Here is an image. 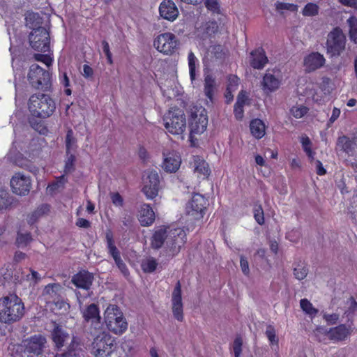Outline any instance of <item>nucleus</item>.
Instances as JSON below:
<instances>
[{
	"label": "nucleus",
	"mask_w": 357,
	"mask_h": 357,
	"mask_svg": "<svg viewBox=\"0 0 357 357\" xmlns=\"http://www.w3.org/2000/svg\"><path fill=\"white\" fill-rule=\"evenodd\" d=\"M225 52L220 45L210 46L207 51V57L212 62H219L225 58Z\"/></svg>",
	"instance_id": "obj_31"
},
{
	"label": "nucleus",
	"mask_w": 357,
	"mask_h": 357,
	"mask_svg": "<svg viewBox=\"0 0 357 357\" xmlns=\"http://www.w3.org/2000/svg\"><path fill=\"white\" fill-rule=\"evenodd\" d=\"M207 199L199 193L194 194L186 204L185 211L190 220H200L203 218L206 206Z\"/></svg>",
	"instance_id": "obj_12"
},
{
	"label": "nucleus",
	"mask_w": 357,
	"mask_h": 357,
	"mask_svg": "<svg viewBox=\"0 0 357 357\" xmlns=\"http://www.w3.org/2000/svg\"><path fill=\"white\" fill-rule=\"evenodd\" d=\"M250 129L252 135L257 139H261L265 135V124L259 119H255L251 121L250 123Z\"/></svg>",
	"instance_id": "obj_32"
},
{
	"label": "nucleus",
	"mask_w": 357,
	"mask_h": 357,
	"mask_svg": "<svg viewBox=\"0 0 357 357\" xmlns=\"http://www.w3.org/2000/svg\"><path fill=\"white\" fill-rule=\"evenodd\" d=\"M207 112L202 106H194L190 110L189 117V128L190 135H200L207 128Z\"/></svg>",
	"instance_id": "obj_7"
},
{
	"label": "nucleus",
	"mask_w": 357,
	"mask_h": 357,
	"mask_svg": "<svg viewBox=\"0 0 357 357\" xmlns=\"http://www.w3.org/2000/svg\"><path fill=\"white\" fill-rule=\"evenodd\" d=\"M26 25L33 30V29H37L38 26L41 23L42 20L40 17L38 13H28L26 16Z\"/></svg>",
	"instance_id": "obj_39"
},
{
	"label": "nucleus",
	"mask_w": 357,
	"mask_h": 357,
	"mask_svg": "<svg viewBox=\"0 0 357 357\" xmlns=\"http://www.w3.org/2000/svg\"><path fill=\"white\" fill-rule=\"evenodd\" d=\"M142 191L147 199H153L158 194L160 178L156 170L148 169L142 176Z\"/></svg>",
	"instance_id": "obj_13"
},
{
	"label": "nucleus",
	"mask_w": 357,
	"mask_h": 357,
	"mask_svg": "<svg viewBox=\"0 0 357 357\" xmlns=\"http://www.w3.org/2000/svg\"><path fill=\"white\" fill-rule=\"evenodd\" d=\"M340 113L341 112L340 109L334 107L332 111V115L329 119V123H334L339 118Z\"/></svg>",
	"instance_id": "obj_64"
},
{
	"label": "nucleus",
	"mask_w": 357,
	"mask_h": 357,
	"mask_svg": "<svg viewBox=\"0 0 357 357\" xmlns=\"http://www.w3.org/2000/svg\"><path fill=\"white\" fill-rule=\"evenodd\" d=\"M93 280L91 273L87 271H81L75 275L72 278V282L78 288L86 290L90 289Z\"/></svg>",
	"instance_id": "obj_24"
},
{
	"label": "nucleus",
	"mask_w": 357,
	"mask_h": 357,
	"mask_svg": "<svg viewBox=\"0 0 357 357\" xmlns=\"http://www.w3.org/2000/svg\"><path fill=\"white\" fill-rule=\"evenodd\" d=\"M347 23L349 27V35L350 40L355 44H357V18L354 16H351L347 20Z\"/></svg>",
	"instance_id": "obj_36"
},
{
	"label": "nucleus",
	"mask_w": 357,
	"mask_h": 357,
	"mask_svg": "<svg viewBox=\"0 0 357 357\" xmlns=\"http://www.w3.org/2000/svg\"><path fill=\"white\" fill-rule=\"evenodd\" d=\"M153 45L160 52L172 55L178 49L179 41L176 36L171 32L159 34L154 40Z\"/></svg>",
	"instance_id": "obj_8"
},
{
	"label": "nucleus",
	"mask_w": 357,
	"mask_h": 357,
	"mask_svg": "<svg viewBox=\"0 0 357 357\" xmlns=\"http://www.w3.org/2000/svg\"><path fill=\"white\" fill-rule=\"evenodd\" d=\"M158 266L156 260L153 257H148L142 262V268L146 273L153 272Z\"/></svg>",
	"instance_id": "obj_43"
},
{
	"label": "nucleus",
	"mask_w": 357,
	"mask_h": 357,
	"mask_svg": "<svg viewBox=\"0 0 357 357\" xmlns=\"http://www.w3.org/2000/svg\"><path fill=\"white\" fill-rule=\"evenodd\" d=\"M50 211V207L48 204H42L34 211L28 215L26 220L29 225H33L40 218L47 215Z\"/></svg>",
	"instance_id": "obj_30"
},
{
	"label": "nucleus",
	"mask_w": 357,
	"mask_h": 357,
	"mask_svg": "<svg viewBox=\"0 0 357 357\" xmlns=\"http://www.w3.org/2000/svg\"><path fill=\"white\" fill-rule=\"evenodd\" d=\"M62 289L61 285L59 283L49 284L45 287L43 294L47 296V299L55 301L61 296Z\"/></svg>",
	"instance_id": "obj_29"
},
{
	"label": "nucleus",
	"mask_w": 357,
	"mask_h": 357,
	"mask_svg": "<svg viewBox=\"0 0 357 357\" xmlns=\"http://www.w3.org/2000/svg\"><path fill=\"white\" fill-rule=\"evenodd\" d=\"M115 263L121 272L123 274L124 276H128L129 274L128 269L126 266V265L123 263L121 258L115 261Z\"/></svg>",
	"instance_id": "obj_61"
},
{
	"label": "nucleus",
	"mask_w": 357,
	"mask_h": 357,
	"mask_svg": "<svg viewBox=\"0 0 357 357\" xmlns=\"http://www.w3.org/2000/svg\"><path fill=\"white\" fill-rule=\"evenodd\" d=\"M308 273V269L306 266L298 265L294 270L295 278L299 280H303L306 278Z\"/></svg>",
	"instance_id": "obj_51"
},
{
	"label": "nucleus",
	"mask_w": 357,
	"mask_h": 357,
	"mask_svg": "<svg viewBox=\"0 0 357 357\" xmlns=\"http://www.w3.org/2000/svg\"><path fill=\"white\" fill-rule=\"evenodd\" d=\"M29 43L32 49L43 53L50 51V34L45 28L38 26L30 33Z\"/></svg>",
	"instance_id": "obj_9"
},
{
	"label": "nucleus",
	"mask_w": 357,
	"mask_h": 357,
	"mask_svg": "<svg viewBox=\"0 0 357 357\" xmlns=\"http://www.w3.org/2000/svg\"><path fill=\"white\" fill-rule=\"evenodd\" d=\"M301 142L302 144L303 149L307 155V156L310 159L313 160L314 158L315 153L312 150V143L310 138L307 136H302Z\"/></svg>",
	"instance_id": "obj_44"
},
{
	"label": "nucleus",
	"mask_w": 357,
	"mask_h": 357,
	"mask_svg": "<svg viewBox=\"0 0 357 357\" xmlns=\"http://www.w3.org/2000/svg\"><path fill=\"white\" fill-rule=\"evenodd\" d=\"M243 340L241 337H237L234 341L233 350L235 357H241L242 351Z\"/></svg>",
	"instance_id": "obj_58"
},
{
	"label": "nucleus",
	"mask_w": 357,
	"mask_h": 357,
	"mask_svg": "<svg viewBox=\"0 0 357 357\" xmlns=\"http://www.w3.org/2000/svg\"><path fill=\"white\" fill-rule=\"evenodd\" d=\"M24 314V305L14 294L0 298V322L10 324L20 321Z\"/></svg>",
	"instance_id": "obj_2"
},
{
	"label": "nucleus",
	"mask_w": 357,
	"mask_h": 357,
	"mask_svg": "<svg viewBox=\"0 0 357 357\" xmlns=\"http://www.w3.org/2000/svg\"><path fill=\"white\" fill-rule=\"evenodd\" d=\"M268 62V59L263 49L254 50L250 54V65L256 69H261Z\"/></svg>",
	"instance_id": "obj_27"
},
{
	"label": "nucleus",
	"mask_w": 357,
	"mask_h": 357,
	"mask_svg": "<svg viewBox=\"0 0 357 357\" xmlns=\"http://www.w3.org/2000/svg\"><path fill=\"white\" fill-rule=\"evenodd\" d=\"M160 15L165 20L173 22L178 15V10L172 0H164L159 6Z\"/></svg>",
	"instance_id": "obj_20"
},
{
	"label": "nucleus",
	"mask_w": 357,
	"mask_h": 357,
	"mask_svg": "<svg viewBox=\"0 0 357 357\" xmlns=\"http://www.w3.org/2000/svg\"><path fill=\"white\" fill-rule=\"evenodd\" d=\"M10 187L14 193L19 195H26L29 192L31 188V178L24 174L16 173L10 180Z\"/></svg>",
	"instance_id": "obj_16"
},
{
	"label": "nucleus",
	"mask_w": 357,
	"mask_h": 357,
	"mask_svg": "<svg viewBox=\"0 0 357 357\" xmlns=\"http://www.w3.org/2000/svg\"><path fill=\"white\" fill-rule=\"evenodd\" d=\"M282 82V77L279 70H268L263 77L261 82L264 93L268 95L277 91Z\"/></svg>",
	"instance_id": "obj_15"
},
{
	"label": "nucleus",
	"mask_w": 357,
	"mask_h": 357,
	"mask_svg": "<svg viewBox=\"0 0 357 357\" xmlns=\"http://www.w3.org/2000/svg\"><path fill=\"white\" fill-rule=\"evenodd\" d=\"M276 10L282 13L284 11L296 12L298 6L294 3L278 1L275 3Z\"/></svg>",
	"instance_id": "obj_45"
},
{
	"label": "nucleus",
	"mask_w": 357,
	"mask_h": 357,
	"mask_svg": "<svg viewBox=\"0 0 357 357\" xmlns=\"http://www.w3.org/2000/svg\"><path fill=\"white\" fill-rule=\"evenodd\" d=\"M189 73L191 81L195 79V69L198 60L192 52H190L188 56Z\"/></svg>",
	"instance_id": "obj_40"
},
{
	"label": "nucleus",
	"mask_w": 357,
	"mask_h": 357,
	"mask_svg": "<svg viewBox=\"0 0 357 357\" xmlns=\"http://www.w3.org/2000/svg\"><path fill=\"white\" fill-rule=\"evenodd\" d=\"M216 90V82L215 78L211 75H208L204 79V94L212 102L213 100V96Z\"/></svg>",
	"instance_id": "obj_33"
},
{
	"label": "nucleus",
	"mask_w": 357,
	"mask_h": 357,
	"mask_svg": "<svg viewBox=\"0 0 357 357\" xmlns=\"http://www.w3.org/2000/svg\"><path fill=\"white\" fill-rule=\"evenodd\" d=\"M240 266L244 275H248L250 273L249 264L244 257H241Z\"/></svg>",
	"instance_id": "obj_60"
},
{
	"label": "nucleus",
	"mask_w": 357,
	"mask_h": 357,
	"mask_svg": "<svg viewBox=\"0 0 357 357\" xmlns=\"http://www.w3.org/2000/svg\"><path fill=\"white\" fill-rule=\"evenodd\" d=\"M8 192L0 189V210L6 209L10 204Z\"/></svg>",
	"instance_id": "obj_50"
},
{
	"label": "nucleus",
	"mask_w": 357,
	"mask_h": 357,
	"mask_svg": "<svg viewBox=\"0 0 357 357\" xmlns=\"http://www.w3.org/2000/svg\"><path fill=\"white\" fill-rule=\"evenodd\" d=\"M247 100V96L245 92L241 91L239 93L237 97V100L235 105L243 107Z\"/></svg>",
	"instance_id": "obj_63"
},
{
	"label": "nucleus",
	"mask_w": 357,
	"mask_h": 357,
	"mask_svg": "<svg viewBox=\"0 0 357 357\" xmlns=\"http://www.w3.org/2000/svg\"><path fill=\"white\" fill-rule=\"evenodd\" d=\"M78 346V342L73 339L69 346L68 351L60 356H55V357H80V350H77L76 347Z\"/></svg>",
	"instance_id": "obj_41"
},
{
	"label": "nucleus",
	"mask_w": 357,
	"mask_h": 357,
	"mask_svg": "<svg viewBox=\"0 0 357 357\" xmlns=\"http://www.w3.org/2000/svg\"><path fill=\"white\" fill-rule=\"evenodd\" d=\"M190 166L198 177L207 178L211 174L208 164L201 157L195 155L192 158Z\"/></svg>",
	"instance_id": "obj_21"
},
{
	"label": "nucleus",
	"mask_w": 357,
	"mask_h": 357,
	"mask_svg": "<svg viewBox=\"0 0 357 357\" xmlns=\"http://www.w3.org/2000/svg\"><path fill=\"white\" fill-rule=\"evenodd\" d=\"M32 240L31 236L29 233H18L16 239V244L19 248L26 247Z\"/></svg>",
	"instance_id": "obj_47"
},
{
	"label": "nucleus",
	"mask_w": 357,
	"mask_h": 357,
	"mask_svg": "<svg viewBox=\"0 0 357 357\" xmlns=\"http://www.w3.org/2000/svg\"><path fill=\"white\" fill-rule=\"evenodd\" d=\"M182 2L193 5L199 4L204 0H180ZM206 8L213 13H219L220 11V5L218 0H204Z\"/></svg>",
	"instance_id": "obj_34"
},
{
	"label": "nucleus",
	"mask_w": 357,
	"mask_h": 357,
	"mask_svg": "<svg viewBox=\"0 0 357 357\" xmlns=\"http://www.w3.org/2000/svg\"><path fill=\"white\" fill-rule=\"evenodd\" d=\"M266 335L271 344H278V339L276 337L275 330L272 326H267Z\"/></svg>",
	"instance_id": "obj_52"
},
{
	"label": "nucleus",
	"mask_w": 357,
	"mask_h": 357,
	"mask_svg": "<svg viewBox=\"0 0 357 357\" xmlns=\"http://www.w3.org/2000/svg\"><path fill=\"white\" fill-rule=\"evenodd\" d=\"M75 161V155L73 153H66V158L65 161L64 172L68 174L74 169V163Z\"/></svg>",
	"instance_id": "obj_48"
},
{
	"label": "nucleus",
	"mask_w": 357,
	"mask_h": 357,
	"mask_svg": "<svg viewBox=\"0 0 357 357\" xmlns=\"http://www.w3.org/2000/svg\"><path fill=\"white\" fill-rule=\"evenodd\" d=\"M206 33L208 36L215 33L218 31V24L215 21L208 22L204 25Z\"/></svg>",
	"instance_id": "obj_56"
},
{
	"label": "nucleus",
	"mask_w": 357,
	"mask_h": 357,
	"mask_svg": "<svg viewBox=\"0 0 357 357\" xmlns=\"http://www.w3.org/2000/svg\"><path fill=\"white\" fill-rule=\"evenodd\" d=\"M172 312L175 319L179 321L183 319V303L181 298V286L179 281L177 282L172 293Z\"/></svg>",
	"instance_id": "obj_18"
},
{
	"label": "nucleus",
	"mask_w": 357,
	"mask_h": 357,
	"mask_svg": "<svg viewBox=\"0 0 357 357\" xmlns=\"http://www.w3.org/2000/svg\"><path fill=\"white\" fill-rule=\"evenodd\" d=\"M155 220V213L149 204L142 205L139 213V221L144 227L151 225Z\"/></svg>",
	"instance_id": "obj_26"
},
{
	"label": "nucleus",
	"mask_w": 357,
	"mask_h": 357,
	"mask_svg": "<svg viewBox=\"0 0 357 357\" xmlns=\"http://www.w3.org/2000/svg\"><path fill=\"white\" fill-rule=\"evenodd\" d=\"M254 217L255 220L259 225L264 222V211L261 205H256L254 208Z\"/></svg>",
	"instance_id": "obj_54"
},
{
	"label": "nucleus",
	"mask_w": 357,
	"mask_h": 357,
	"mask_svg": "<svg viewBox=\"0 0 357 357\" xmlns=\"http://www.w3.org/2000/svg\"><path fill=\"white\" fill-rule=\"evenodd\" d=\"M163 121L167 131L173 135H183L186 130V119L181 109L169 110L163 117Z\"/></svg>",
	"instance_id": "obj_5"
},
{
	"label": "nucleus",
	"mask_w": 357,
	"mask_h": 357,
	"mask_svg": "<svg viewBox=\"0 0 357 357\" xmlns=\"http://www.w3.org/2000/svg\"><path fill=\"white\" fill-rule=\"evenodd\" d=\"M344 314L350 319L354 314L357 312V302L353 297L348 298L344 303Z\"/></svg>",
	"instance_id": "obj_35"
},
{
	"label": "nucleus",
	"mask_w": 357,
	"mask_h": 357,
	"mask_svg": "<svg viewBox=\"0 0 357 357\" xmlns=\"http://www.w3.org/2000/svg\"><path fill=\"white\" fill-rule=\"evenodd\" d=\"M104 322L107 328L116 335H122L128 329V322L116 305L110 304L104 312Z\"/></svg>",
	"instance_id": "obj_3"
},
{
	"label": "nucleus",
	"mask_w": 357,
	"mask_h": 357,
	"mask_svg": "<svg viewBox=\"0 0 357 357\" xmlns=\"http://www.w3.org/2000/svg\"><path fill=\"white\" fill-rule=\"evenodd\" d=\"M77 139L73 135L72 130H69L67 132L66 137V153H75L77 149Z\"/></svg>",
	"instance_id": "obj_37"
},
{
	"label": "nucleus",
	"mask_w": 357,
	"mask_h": 357,
	"mask_svg": "<svg viewBox=\"0 0 357 357\" xmlns=\"http://www.w3.org/2000/svg\"><path fill=\"white\" fill-rule=\"evenodd\" d=\"M325 63L326 59L324 55L314 52L304 56L303 66L306 73H312L322 68Z\"/></svg>",
	"instance_id": "obj_17"
},
{
	"label": "nucleus",
	"mask_w": 357,
	"mask_h": 357,
	"mask_svg": "<svg viewBox=\"0 0 357 357\" xmlns=\"http://www.w3.org/2000/svg\"><path fill=\"white\" fill-rule=\"evenodd\" d=\"M301 309L311 317H314L318 313V310L314 308L312 304L306 298L301 299L300 301Z\"/></svg>",
	"instance_id": "obj_42"
},
{
	"label": "nucleus",
	"mask_w": 357,
	"mask_h": 357,
	"mask_svg": "<svg viewBox=\"0 0 357 357\" xmlns=\"http://www.w3.org/2000/svg\"><path fill=\"white\" fill-rule=\"evenodd\" d=\"M337 147L347 153H351L356 147V138H349L345 135L341 136L337 140Z\"/></svg>",
	"instance_id": "obj_28"
},
{
	"label": "nucleus",
	"mask_w": 357,
	"mask_h": 357,
	"mask_svg": "<svg viewBox=\"0 0 357 357\" xmlns=\"http://www.w3.org/2000/svg\"><path fill=\"white\" fill-rule=\"evenodd\" d=\"M319 13V6L312 3H309L304 7L303 10V15L304 16H314Z\"/></svg>",
	"instance_id": "obj_49"
},
{
	"label": "nucleus",
	"mask_w": 357,
	"mask_h": 357,
	"mask_svg": "<svg viewBox=\"0 0 357 357\" xmlns=\"http://www.w3.org/2000/svg\"><path fill=\"white\" fill-rule=\"evenodd\" d=\"M163 162L162 168L167 172H176L180 167L181 159L176 151L163 153Z\"/></svg>",
	"instance_id": "obj_19"
},
{
	"label": "nucleus",
	"mask_w": 357,
	"mask_h": 357,
	"mask_svg": "<svg viewBox=\"0 0 357 357\" xmlns=\"http://www.w3.org/2000/svg\"><path fill=\"white\" fill-rule=\"evenodd\" d=\"M41 279L40 275L33 269H30V273L26 275V280L30 281L33 284L38 283Z\"/></svg>",
	"instance_id": "obj_59"
},
{
	"label": "nucleus",
	"mask_w": 357,
	"mask_h": 357,
	"mask_svg": "<svg viewBox=\"0 0 357 357\" xmlns=\"http://www.w3.org/2000/svg\"><path fill=\"white\" fill-rule=\"evenodd\" d=\"M346 36L342 30L336 27L328 35L326 41L327 52L332 56H337L344 50L346 46Z\"/></svg>",
	"instance_id": "obj_10"
},
{
	"label": "nucleus",
	"mask_w": 357,
	"mask_h": 357,
	"mask_svg": "<svg viewBox=\"0 0 357 357\" xmlns=\"http://www.w3.org/2000/svg\"><path fill=\"white\" fill-rule=\"evenodd\" d=\"M29 110L36 117L47 118L52 115L55 109L54 100L45 94H35L29 100Z\"/></svg>",
	"instance_id": "obj_4"
},
{
	"label": "nucleus",
	"mask_w": 357,
	"mask_h": 357,
	"mask_svg": "<svg viewBox=\"0 0 357 357\" xmlns=\"http://www.w3.org/2000/svg\"><path fill=\"white\" fill-rule=\"evenodd\" d=\"M112 203L116 206H121L123 205V198L119 193H114L111 195Z\"/></svg>",
	"instance_id": "obj_62"
},
{
	"label": "nucleus",
	"mask_w": 357,
	"mask_h": 357,
	"mask_svg": "<svg viewBox=\"0 0 357 357\" xmlns=\"http://www.w3.org/2000/svg\"><path fill=\"white\" fill-rule=\"evenodd\" d=\"M106 240H107V245L109 252L113 257L114 261L121 259L119 252L114 245L112 235L110 233H107Z\"/></svg>",
	"instance_id": "obj_38"
},
{
	"label": "nucleus",
	"mask_w": 357,
	"mask_h": 357,
	"mask_svg": "<svg viewBox=\"0 0 357 357\" xmlns=\"http://www.w3.org/2000/svg\"><path fill=\"white\" fill-rule=\"evenodd\" d=\"M185 241L186 234L183 229L161 226L155 229L151 245L156 250L165 245L175 254L180 250Z\"/></svg>",
	"instance_id": "obj_1"
},
{
	"label": "nucleus",
	"mask_w": 357,
	"mask_h": 357,
	"mask_svg": "<svg viewBox=\"0 0 357 357\" xmlns=\"http://www.w3.org/2000/svg\"><path fill=\"white\" fill-rule=\"evenodd\" d=\"M66 182V179L64 178V176H61L59 178H57L56 181L52 183V184H50L47 186V190L50 192H54L56 190H59L61 187H63Z\"/></svg>",
	"instance_id": "obj_53"
},
{
	"label": "nucleus",
	"mask_w": 357,
	"mask_h": 357,
	"mask_svg": "<svg viewBox=\"0 0 357 357\" xmlns=\"http://www.w3.org/2000/svg\"><path fill=\"white\" fill-rule=\"evenodd\" d=\"M308 112V108L304 105H296L291 108V114L296 118L300 119L304 116Z\"/></svg>",
	"instance_id": "obj_46"
},
{
	"label": "nucleus",
	"mask_w": 357,
	"mask_h": 357,
	"mask_svg": "<svg viewBox=\"0 0 357 357\" xmlns=\"http://www.w3.org/2000/svg\"><path fill=\"white\" fill-rule=\"evenodd\" d=\"M33 57L36 61L45 63L47 67L52 65V59L47 54H34Z\"/></svg>",
	"instance_id": "obj_55"
},
{
	"label": "nucleus",
	"mask_w": 357,
	"mask_h": 357,
	"mask_svg": "<svg viewBox=\"0 0 357 357\" xmlns=\"http://www.w3.org/2000/svg\"><path fill=\"white\" fill-rule=\"evenodd\" d=\"M28 80L32 87L37 89H45L49 87L50 75L38 64H32L28 73Z\"/></svg>",
	"instance_id": "obj_11"
},
{
	"label": "nucleus",
	"mask_w": 357,
	"mask_h": 357,
	"mask_svg": "<svg viewBox=\"0 0 357 357\" xmlns=\"http://www.w3.org/2000/svg\"><path fill=\"white\" fill-rule=\"evenodd\" d=\"M47 343L46 338L42 335H35L23 341L24 356L33 357L40 355Z\"/></svg>",
	"instance_id": "obj_14"
},
{
	"label": "nucleus",
	"mask_w": 357,
	"mask_h": 357,
	"mask_svg": "<svg viewBox=\"0 0 357 357\" xmlns=\"http://www.w3.org/2000/svg\"><path fill=\"white\" fill-rule=\"evenodd\" d=\"M115 349L114 338L107 333H102L94 339L91 354L95 357H109Z\"/></svg>",
	"instance_id": "obj_6"
},
{
	"label": "nucleus",
	"mask_w": 357,
	"mask_h": 357,
	"mask_svg": "<svg viewBox=\"0 0 357 357\" xmlns=\"http://www.w3.org/2000/svg\"><path fill=\"white\" fill-rule=\"evenodd\" d=\"M239 84V79L236 75H229L227 89L228 90L236 91Z\"/></svg>",
	"instance_id": "obj_57"
},
{
	"label": "nucleus",
	"mask_w": 357,
	"mask_h": 357,
	"mask_svg": "<svg viewBox=\"0 0 357 357\" xmlns=\"http://www.w3.org/2000/svg\"><path fill=\"white\" fill-rule=\"evenodd\" d=\"M82 313L84 321L94 325L95 328L100 324L101 317L98 307L96 304L89 305Z\"/></svg>",
	"instance_id": "obj_23"
},
{
	"label": "nucleus",
	"mask_w": 357,
	"mask_h": 357,
	"mask_svg": "<svg viewBox=\"0 0 357 357\" xmlns=\"http://www.w3.org/2000/svg\"><path fill=\"white\" fill-rule=\"evenodd\" d=\"M52 339L55 347L60 349L70 339V337L61 326H56L52 332Z\"/></svg>",
	"instance_id": "obj_25"
},
{
	"label": "nucleus",
	"mask_w": 357,
	"mask_h": 357,
	"mask_svg": "<svg viewBox=\"0 0 357 357\" xmlns=\"http://www.w3.org/2000/svg\"><path fill=\"white\" fill-rule=\"evenodd\" d=\"M352 332L351 325L340 324L331 328L328 332L329 339L333 341H342L347 338Z\"/></svg>",
	"instance_id": "obj_22"
}]
</instances>
